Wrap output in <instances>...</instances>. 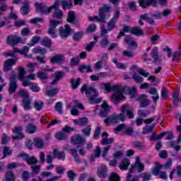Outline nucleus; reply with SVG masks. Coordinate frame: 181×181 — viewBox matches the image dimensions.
<instances>
[{
	"label": "nucleus",
	"instance_id": "obj_6",
	"mask_svg": "<svg viewBox=\"0 0 181 181\" xmlns=\"http://www.w3.org/2000/svg\"><path fill=\"white\" fill-rule=\"evenodd\" d=\"M59 6H60V1L56 0L54 5L49 6V9H51V11L54 9V12L52 13L53 18L60 21V19H62L63 18V11L59 9Z\"/></svg>",
	"mask_w": 181,
	"mask_h": 181
},
{
	"label": "nucleus",
	"instance_id": "obj_47",
	"mask_svg": "<svg viewBox=\"0 0 181 181\" xmlns=\"http://www.w3.org/2000/svg\"><path fill=\"white\" fill-rule=\"evenodd\" d=\"M26 132H28V134H35V132H36V126L33 124H28L26 126Z\"/></svg>",
	"mask_w": 181,
	"mask_h": 181
},
{
	"label": "nucleus",
	"instance_id": "obj_28",
	"mask_svg": "<svg viewBox=\"0 0 181 181\" xmlns=\"http://www.w3.org/2000/svg\"><path fill=\"white\" fill-rule=\"evenodd\" d=\"M129 165H131V163L129 162V159L124 158L122 162L120 163L119 165V168L121 170H127L128 168H129Z\"/></svg>",
	"mask_w": 181,
	"mask_h": 181
},
{
	"label": "nucleus",
	"instance_id": "obj_35",
	"mask_svg": "<svg viewBox=\"0 0 181 181\" xmlns=\"http://www.w3.org/2000/svg\"><path fill=\"white\" fill-rule=\"evenodd\" d=\"M70 83L72 86L71 88L74 90H76V88H77L78 87V86H80V84H81V78H78L77 79L71 78L70 80Z\"/></svg>",
	"mask_w": 181,
	"mask_h": 181
},
{
	"label": "nucleus",
	"instance_id": "obj_20",
	"mask_svg": "<svg viewBox=\"0 0 181 181\" xmlns=\"http://www.w3.org/2000/svg\"><path fill=\"white\" fill-rule=\"evenodd\" d=\"M151 57L154 60V63H156V64H160L162 59L159 58V52H158V47H154L151 51Z\"/></svg>",
	"mask_w": 181,
	"mask_h": 181
},
{
	"label": "nucleus",
	"instance_id": "obj_25",
	"mask_svg": "<svg viewBox=\"0 0 181 181\" xmlns=\"http://www.w3.org/2000/svg\"><path fill=\"white\" fill-rule=\"evenodd\" d=\"M34 145L38 149H43L46 146V144L43 139H40V137H36L33 139Z\"/></svg>",
	"mask_w": 181,
	"mask_h": 181
},
{
	"label": "nucleus",
	"instance_id": "obj_57",
	"mask_svg": "<svg viewBox=\"0 0 181 181\" xmlns=\"http://www.w3.org/2000/svg\"><path fill=\"white\" fill-rule=\"evenodd\" d=\"M27 163L28 165H36L37 163H39V160L35 156L29 157Z\"/></svg>",
	"mask_w": 181,
	"mask_h": 181
},
{
	"label": "nucleus",
	"instance_id": "obj_38",
	"mask_svg": "<svg viewBox=\"0 0 181 181\" xmlns=\"http://www.w3.org/2000/svg\"><path fill=\"white\" fill-rule=\"evenodd\" d=\"M21 11L23 15H28V13H29V2L25 1L23 3Z\"/></svg>",
	"mask_w": 181,
	"mask_h": 181
},
{
	"label": "nucleus",
	"instance_id": "obj_43",
	"mask_svg": "<svg viewBox=\"0 0 181 181\" xmlns=\"http://www.w3.org/2000/svg\"><path fill=\"white\" fill-rule=\"evenodd\" d=\"M88 21H91L92 22H100L102 23H105L106 22L105 20L101 21V16H100V14H98V16H90Z\"/></svg>",
	"mask_w": 181,
	"mask_h": 181
},
{
	"label": "nucleus",
	"instance_id": "obj_41",
	"mask_svg": "<svg viewBox=\"0 0 181 181\" xmlns=\"http://www.w3.org/2000/svg\"><path fill=\"white\" fill-rule=\"evenodd\" d=\"M40 41V37L35 35L32 38L30 42L28 43V46H30V47H33V46H35V45H37V43H39Z\"/></svg>",
	"mask_w": 181,
	"mask_h": 181
},
{
	"label": "nucleus",
	"instance_id": "obj_63",
	"mask_svg": "<svg viewBox=\"0 0 181 181\" xmlns=\"http://www.w3.org/2000/svg\"><path fill=\"white\" fill-rule=\"evenodd\" d=\"M110 181H121L118 175L115 174V173H112L109 177Z\"/></svg>",
	"mask_w": 181,
	"mask_h": 181
},
{
	"label": "nucleus",
	"instance_id": "obj_15",
	"mask_svg": "<svg viewBox=\"0 0 181 181\" xmlns=\"http://www.w3.org/2000/svg\"><path fill=\"white\" fill-rule=\"evenodd\" d=\"M139 4L144 8H149L151 5L155 7L158 6V0H139Z\"/></svg>",
	"mask_w": 181,
	"mask_h": 181
},
{
	"label": "nucleus",
	"instance_id": "obj_3",
	"mask_svg": "<svg viewBox=\"0 0 181 181\" xmlns=\"http://www.w3.org/2000/svg\"><path fill=\"white\" fill-rule=\"evenodd\" d=\"M125 119H127V116L121 112L119 114L114 113L105 119L104 122L106 125H110V124L115 125V124H118L119 122H124Z\"/></svg>",
	"mask_w": 181,
	"mask_h": 181
},
{
	"label": "nucleus",
	"instance_id": "obj_18",
	"mask_svg": "<svg viewBox=\"0 0 181 181\" xmlns=\"http://www.w3.org/2000/svg\"><path fill=\"white\" fill-rule=\"evenodd\" d=\"M65 61L66 58L64 57V55L62 54H58L51 58L50 63H52V64H63Z\"/></svg>",
	"mask_w": 181,
	"mask_h": 181
},
{
	"label": "nucleus",
	"instance_id": "obj_21",
	"mask_svg": "<svg viewBox=\"0 0 181 181\" xmlns=\"http://www.w3.org/2000/svg\"><path fill=\"white\" fill-rule=\"evenodd\" d=\"M110 110H111V107L108 106V104H107L106 102H104L102 105V110L100 111V117H103V118H105L108 115V112H110Z\"/></svg>",
	"mask_w": 181,
	"mask_h": 181
},
{
	"label": "nucleus",
	"instance_id": "obj_44",
	"mask_svg": "<svg viewBox=\"0 0 181 181\" xmlns=\"http://www.w3.org/2000/svg\"><path fill=\"white\" fill-rule=\"evenodd\" d=\"M15 174L12 171H7L6 173V181H15Z\"/></svg>",
	"mask_w": 181,
	"mask_h": 181
},
{
	"label": "nucleus",
	"instance_id": "obj_37",
	"mask_svg": "<svg viewBox=\"0 0 181 181\" xmlns=\"http://www.w3.org/2000/svg\"><path fill=\"white\" fill-rule=\"evenodd\" d=\"M73 0H69L66 1V0H62L61 4L63 9H71L73 6Z\"/></svg>",
	"mask_w": 181,
	"mask_h": 181
},
{
	"label": "nucleus",
	"instance_id": "obj_36",
	"mask_svg": "<svg viewBox=\"0 0 181 181\" xmlns=\"http://www.w3.org/2000/svg\"><path fill=\"white\" fill-rule=\"evenodd\" d=\"M33 53H35V54H37V53H39L40 54H42V56L46 54V53H47V49H46V48H43L42 47H35L33 49Z\"/></svg>",
	"mask_w": 181,
	"mask_h": 181
},
{
	"label": "nucleus",
	"instance_id": "obj_61",
	"mask_svg": "<svg viewBox=\"0 0 181 181\" xmlns=\"http://www.w3.org/2000/svg\"><path fill=\"white\" fill-rule=\"evenodd\" d=\"M138 115L139 117H148L151 112L149 110H140L138 111Z\"/></svg>",
	"mask_w": 181,
	"mask_h": 181
},
{
	"label": "nucleus",
	"instance_id": "obj_49",
	"mask_svg": "<svg viewBox=\"0 0 181 181\" xmlns=\"http://www.w3.org/2000/svg\"><path fill=\"white\" fill-rule=\"evenodd\" d=\"M25 74H26V70H25V68L20 66L18 69L19 80H23V78H25Z\"/></svg>",
	"mask_w": 181,
	"mask_h": 181
},
{
	"label": "nucleus",
	"instance_id": "obj_12",
	"mask_svg": "<svg viewBox=\"0 0 181 181\" xmlns=\"http://www.w3.org/2000/svg\"><path fill=\"white\" fill-rule=\"evenodd\" d=\"M111 12V6L108 4H104L103 7L99 8V15L100 16V21H105L107 18V13Z\"/></svg>",
	"mask_w": 181,
	"mask_h": 181
},
{
	"label": "nucleus",
	"instance_id": "obj_52",
	"mask_svg": "<svg viewBox=\"0 0 181 181\" xmlns=\"http://www.w3.org/2000/svg\"><path fill=\"white\" fill-rule=\"evenodd\" d=\"M153 128H155V124H151V126L148 125L144 128L143 134H151L152 131H153Z\"/></svg>",
	"mask_w": 181,
	"mask_h": 181
},
{
	"label": "nucleus",
	"instance_id": "obj_22",
	"mask_svg": "<svg viewBox=\"0 0 181 181\" xmlns=\"http://www.w3.org/2000/svg\"><path fill=\"white\" fill-rule=\"evenodd\" d=\"M149 94H151L153 95L151 97L154 104H156L158 103V100H159V93H158V90L156 88H151L148 90Z\"/></svg>",
	"mask_w": 181,
	"mask_h": 181
},
{
	"label": "nucleus",
	"instance_id": "obj_54",
	"mask_svg": "<svg viewBox=\"0 0 181 181\" xmlns=\"http://www.w3.org/2000/svg\"><path fill=\"white\" fill-rule=\"evenodd\" d=\"M18 94L21 97H23V98H24V100H26L28 98H31L29 95V93L28 91H26L25 90H20V91L18 92Z\"/></svg>",
	"mask_w": 181,
	"mask_h": 181
},
{
	"label": "nucleus",
	"instance_id": "obj_58",
	"mask_svg": "<svg viewBox=\"0 0 181 181\" xmlns=\"http://www.w3.org/2000/svg\"><path fill=\"white\" fill-rule=\"evenodd\" d=\"M133 145L134 148H137V149H145V148H146V146H145V144L141 141L134 142Z\"/></svg>",
	"mask_w": 181,
	"mask_h": 181
},
{
	"label": "nucleus",
	"instance_id": "obj_16",
	"mask_svg": "<svg viewBox=\"0 0 181 181\" xmlns=\"http://www.w3.org/2000/svg\"><path fill=\"white\" fill-rule=\"evenodd\" d=\"M74 145H78L76 148H81L86 144V139H83L81 135H76L71 138Z\"/></svg>",
	"mask_w": 181,
	"mask_h": 181
},
{
	"label": "nucleus",
	"instance_id": "obj_17",
	"mask_svg": "<svg viewBox=\"0 0 181 181\" xmlns=\"http://www.w3.org/2000/svg\"><path fill=\"white\" fill-rule=\"evenodd\" d=\"M7 42L11 46H16L18 43H22V37L18 35H11L8 36Z\"/></svg>",
	"mask_w": 181,
	"mask_h": 181
},
{
	"label": "nucleus",
	"instance_id": "obj_50",
	"mask_svg": "<svg viewBox=\"0 0 181 181\" xmlns=\"http://www.w3.org/2000/svg\"><path fill=\"white\" fill-rule=\"evenodd\" d=\"M132 78L138 83H141L142 81H144V78H142V76H141L136 72L133 74Z\"/></svg>",
	"mask_w": 181,
	"mask_h": 181
},
{
	"label": "nucleus",
	"instance_id": "obj_24",
	"mask_svg": "<svg viewBox=\"0 0 181 181\" xmlns=\"http://www.w3.org/2000/svg\"><path fill=\"white\" fill-rule=\"evenodd\" d=\"M134 166H135L136 169H138L139 173H142L143 170H144L145 165H144V163H142L141 162V157H139V156L136 157V161L134 163Z\"/></svg>",
	"mask_w": 181,
	"mask_h": 181
},
{
	"label": "nucleus",
	"instance_id": "obj_51",
	"mask_svg": "<svg viewBox=\"0 0 181 181\" xmlns=\"http://www.w3.org/2000/svg\"><path fill=\"white\" fill-rule=\"evenodd\" d=\"M114 138L108 139V137H105L102 139L101 144L102 145H110L111 144H114Z\"/></svg>",
	"mask_w": 181,
	"mask_h": 181
},
{
	"label": "nucleus",
	"instance_id": "obj_8",
	"mask_svg": "<svg viewBox=\"0 0 181 181\" xmlns=\"http://www.w3.org/2000/svg\"><path fill=\"white\" fill-rule=\"evenodd\" d=\"M120 111L123 114L126 112V117H127L129 119L135 118V115L134 114L135 110H134V108L129 105H123L120 108Z\"/></svg>",
	"mask_w": 181,
	"mask_h": 181
},
{
	"label": "nucleus",
	"instance_id": "obj_33",
	"mask_svg": "<svg viewBox=\"0 0 181 181\" xmlns=\"http://www.w3.org/2000/svg\"><path fill=\"white\" fill-rule=\"evenodd\" d=\"M180 95V93L178 90L173 91V104L177 107V104L180 103L179 96Z\"/></svg>",
	"mask_w": 181,
	"mask_h": 181
},
{
	"label": "nucleus",
	"instance_id": "obj_56",
	"mask_svg": "<svg viewBox=\"0 0 181 181\" xmlns=\"http://www.w3.org/2000/svg\"><path fill=\"white\" fill-rule=\"evenodd\" d=\"M29 52V47L24 46L23 47V49H21V54H23L25 56V57H32V55H28V53Z\"/></svg>",
	"mask_w": 181,
	"mask_h": 181
},
{
	"label": "nucleus",
	"instance_id": "obj_4",
	"mask_svg": "<svg viewBox=\"0 0 181 181\" xmlns=\"http://www.w3.org/2000/svg\"><path fill=\"white\" fill-rule=\"evenodd\" d=\"M172 163V158H168L167 162L163 165H160V163L156 161L155 168L154 169L151 170L152 175H153L154 176H158V175H159V170H160L161 169H170Z\"/></svg>",
	"mask_w": 181,
	"mask_h": 181
},
{
	"label": "nucleus",
	"instance_id": "obj_40",
	"mask_svg": "<svg viewBox=\"0 0 181 181\" xmlns=\"http://www.w3.org/2000/svg\"><path fill=\"white\" fill-rule=\"evenodd\" d=\"M41 44L42 46H45V47H52V40L45 37L42 40Z\"/></svg>",
	"mask_w": 181,
	"mask_h": 181
},
{
	"label": "nucleus",
	"instance_id": "obj_64",
	"mask_svg": "<svg viewBox=\"0 0 181 181\" xmlns=\"http://www.w3.org/2000/svg\"><path fill=\"white\" fill-rule=\"evenodd\" d=\"M141 177L144 179V181H148L152 177V175L148 173H144L141 174Z\"/></svg>",
	"mask_w": 181,
	"mask_h": 181
},
{
	"label": "nucleus",
	"instance_id": "obj_14",
	"mask_svg": "<svg viewBox=\"0 0 181 181\" xmlns=\"http://www.w3.org/2000/svg\"><path fill=\"white\" fill-rule=\"evenodd\" d=\"M23 127L22 126H18L15 127L12 131L13 134H16L15 136H12L13 141H16V139H23L25 138V135L22 132Z\"/></svg>",
	"mask_w": 181,
	"mask_h": 181
},
{
	"label": "nucleus",
	"instance_id": "obj_31",
	"mask_svg": "<svg viewBox=\"0 0 181 181\" xmlns=\"http://www.w3.org/2000/svg\"><path fill=\"white\" fill-rule=\"evenodd\" d=\"M114 86H111V84L110 83H101L100 84V88L103 90H105V91H107V93H111V91H117V89L113 88Z\"/></svg>",
	"mask_w": 181,
	"mask_h": 181
},
{
	"label": "nucleus",
	"instance_id": "obj_32",
	"mask_svg": "<svg viewBox=\"0 0 181 181\" xmlns=\"http://www.w3.org/2000/svg\"><path fill=\"white\" fill-rule=\"evenodd\" d=\"M63 76H64V72L59 71L55 73V77L54 78V81L51 82V84H57V81L62 80L63 78Z\"/></svg>",
	"mask_w": 181,
	"mask_h": 181
},
{
	"label": "nucleus",
	"instance_id": "obj_62",
	"mask_svg": "<svg viewBox=\"0 0 181 181\" xmlns=\"http://www.w3.org/2000/svg\"><path fill=\"white\" fill-rule=\"evenodd\" d=\"M30 88L33 93H39L40 91V88L37 86V83H33Z\"/></svg>",
	"mask_w": 181,
	"mask_h": 181
},
{
	"label": "nucleus",
	"instance_id": "obj_46",
	"mask_svg": "<svg viewBox=\"0 0 181 181\" xmlns=\"http://www.w3.org/2000/svg\"><path fill=\"white\" fill-rule=\"evenodd\" d=\"M59 93V89L57 88H54L52 90H46L45 94L48 95V97H54L56 94Z\"/></svg>",
	"mask_w": 181,
	"mask_h": 181
},
{
	"label": "nucleus",
	"instance_id": "obj_55",
	"mask_svg": "<svg viewBox=\"0 0 181 181\" xmlns=\"http://www.w3.org/2000/svg\"><path fill=\"white\" fill-rule=\"evenodd\" d=\"M12 150L9 149V147L5 146L3 148V158H6V156H9L10 155H12Z\"/></svg>",
	"mask_w": 181,
	"mask_h": 181
},
{
	"label": "nucleus",
	"instance_id": "obj_42",
	"mask_svg": "<svg viewBox=\"0 0 181 181\" xmlns=\"http://www.w3.org/2000/svg\"><path fill=\"white\" fill-rule=\"evenodd\" d=\"M133 69H134L135 70H137L139 74H140V76H143L144 77H148L149 76V73L146 72V71H145L144 69H138V66H133Z\"/></svg>",
	"mask_w": 181,
	"mask_h": 181
},
{
	"label": "nucleus",
	"instance_id": "obj_53",
	"mask_svg": "<svg viewBox=\"0 0 181 181\" xmlns=\"http://www.w3.org/2000/svg\"><path fill=\"white\" fill-rule=\"evenodd\" d=\"M117 20L111 18L110 21L107 23L109 32H111V30L115 28V23H117Z\"/></svg>",
	"mask_w": 181,
	"mask_h": 181
},
{
	"label": "nucleus",
	"instance_id": "obj_60",
	"mask_svg": "<svg viewBox=\"0 0 181 181\" xmlns=\"http://www.w3.org/2000/svg\"><path fill=\"white\" fill-rule=\"evenodd\" d=\"M37 74L40 80H47L49 78V75L43 71H39Z\"/></svg>",
	"mask_w": 181,
	"mask_h": 181
},
{
	"label": "nucleus",
	"instance_id": "obj_11",
	"mask_svg": "<svg viewBox=\"0 0 181 181\" xmlns=\"http://www.w3.org/2000/svg\"><path fill=\"white\" fill-rule=\"evenodd\" d=\"M146 97H148L146 95L141 94L136 98V101H140V108H145L151 105V100L146 98Z\"/></svg>",
	"mask_w": 181,
	"mask_h": 181
},
{
	"label": "nucleus",
	"instance_id": "obj_27",
	"mask_svg": "<svg viewBox=\"0 0 181 181\" xmlns=\"http://www.w3.org/2000/svg\"><path fill=\"white\" fill-rule=\"evenodd\" d=\"M73 122L74 124H77L80 127H86L88 124V118L87 117H81L78 119H74Z\"/></svg>",
	"mask_w": 181,
	"mask_h": 181
},
{
	"label": "nucleus",
	"instance_id": "obj_26",
	"mask_svg": "<svg viewBox=\"0 0 181 181\" xmlns=\"http://www.w3.org/2000/svg\"><path fill=\"white\" fill-rule=\"evenodd\" d=\"M22 107L25 111L32 110V98L23 99L22 100Z\"/></svg>",
	"mask_w": 181,
	"mask_h": 181
},
{
	"label": "nucleus",
	"instance_id": "obj_7",
	"mask_svg": "<svg viewBox=\"0 0 181 181\" xmlns=\"http://www.w3.org/2000/svg\"><path fill=\"white\" fill-rule=\"evenodd\" d=\"M9 80L8 94L12 95V94L16 93V90H18V80H16V75L12 73L10 76Z\"/></svg>",
	"mask_w": 181,
	"mask_h": 181
},
{
	"label": "nucleus",
	"instance_id": "obj_30",
	"mask_svg": "<svg viewBox=\"0 0 181 181\" xmlns=\"http://www.w3.org/2000/svg\"><path fill=\"white\" fill-rule=\"evenodd\" d=\"M53 155L54 156H57L59 160H64V159H66V153H64V151L59 152L57 149H54Z\"/></svg>",
	"mask_w": 181,
	"mask_h": 181
},
{
	"label": "nucleus",
	"instance_id": "obj_39",
	"mask_svg": "<svg viewBox=\"0 0 181 181\" xmlns=\"http://www.w3.org/2000/svg\"><path fill=\"white\" fill-rule=\"evenodd\" d=\"M33 105L35 110H36L37 111H42V108H43V105H45V103L41 100L35 101Z\"/></svg>",
	"mask_w": 181,
	"mask_h": 181
},
{
	"label": "nucleus",
	"instance_id": "obj_10",
	"mask_svg": "<svg viewBox=\"0 0 181 181\" xmlns=\"http://www.w3.org/2000/svg\"><path fill=\"white\" fill-rule=\"evenodd\" d=\"M73 128L71 127L65 126L62 129V132H58L56 134V138L58 141H66L67 139V134L66 132H71L73 131Z\"/></svg>",
	"mask_w": 181,
	"mask_h": 181
},
{
	"label": "nucleus",
	"instance_id": "obj_13",
	"mask_svg": "<svg viewBox=\"0 0 181 181\" xmlns=\"http://www.w3.org/2000/svg\"><path fill=\"white\" fill-rule=\"evenodd\" d=\"M73 32V29H71L70 25L66 24L64 28H59V35L62 39H66L70 36V34Z\"/></svg>",
	"mask_w": 181,
	"mask_h": 181
},
{
	"label": "nucleus",
	"instance_id": "obj_59",
	"mask_svg": "<svg viewBox=\"0 0 181 181\" xmlns=\"http://www.w3.org/2000/svg\"><path fill=\"white\" fill-rule=\"evenodd\" d=\"M120 8L119 7H116L115 9V14L114 16L112 18V19L118 21V19H119V15L121 13H119Z\"/></svg>",
	"mask_w": 181,
	"mask_h": 181
},
{
	"label": "nucleus",
	"instance_id": "obj_23",
	"mask_svg": "<svg viewBox=\"0 0 181 181\" xmlns=\"http://www.w3.org/2000/svg\"><path fill=\"white\" fill-rule=\"evenodd\" d=\"M108 169L107 166L102 165L98 169V175L100 179H105L107 177V172Z\"/></svg>",
	"mask_w": 181,
	"mask_h": 181
},
{
	"label": "nucleus",
	"instance_id": "obj_9",
	"mask_svg": "<svg viewBox=\"0 0 181 181\" xmlns=\"http://www.w3.org/2000/svg\"><path fill=\"white\" fill-rule=\"evenodd\" d=\"M35 5L37 12H39L42 15H49L51 12L50 7H47L45 3L36 2Z\"/></svg>",
	"mask_w": 181,
	"mask_h": 181
},
{
	"label": "nucleus",
	"instance_id": "obj_34",
	"mask_svg": "<svg viewBox=\"0 0 181 181\" xmlns=\"http://www.w3.org/2000/svg\"><path fill=\"white\" fill-rule=\"evenodd\" d=\"M130 32H132L133 35H135V36H142L144 35V30L139 27L132 28Z\"/></svg>",
	"mask_w": 181,
	"mask_h": 181
},
{
	"label": "nucleus",
	"instance_id": "obj_5",
	"mask_svg": "<svg viewBox=\"0 0 181 181\" xmlns=\"http://www.w3.org/2000/svg\"><path fill=\"white\" fill-rule=\"evenodd\" d=\"M62 23H63V21H57L54 19H50L47 34L50 35V36L52 37L54 39H56V37H57V34H56V28H57L58 25H62Z\"/></svg>",
	"mask_w": 181,
	"mask_h": 181
},
{
	"label": "nucleus",
	"instance_id": "obj_1",
	"mask_svg": "<svg viewBox=\"0 0 181 181\" xmlns=\"http://www.w3.org/2000/svg\"><path fill=\"white\" fill-rule=\"evenodd\" d=\"M113 90H116L110 98L112 103H114L115 105H118L121 100H125L124 93L129 94L132 98L136 97V88H129V86H122L121 85H114Z\"/></svg>",
	"mask_w": 181,
	"mask_h": 181
},
{
	"label": "nucleus",
	"instance_id": "obj_2",
	"mask_svg": "<svg viewBox=\"0 0 181 181\" xmlns=\"http://www.w3.org/2000/svg\"><path fill=\"white\" fill-rule=\"evenodd\" d=\"M81 91V93L85 92L90 104H100L103 101V98H97L98 97V90L94 86L85 84L82 86Z\"/></svg>",
	"mask_w": 181,
	"mask_h": 181
},
{
	"label": "nucleus",
	"instance_id": "obj_45",
	"mask_svg": "<svg viewBox=\"0 0 181 181\" xmlns=\"http://www.w3.org/2000/svg\"><path fill=\"white\" fill-rule=\"evenodd\" d=\"M76 19H77V18H76V13H74V11H69L66 18L67 22H69L71 23L73 22V21Z\"/></svg>",
	"mask_w": 181,
	"mask_h": 181
},
{
	"label": "nucleus",
	"instance_id": "obj_19",
	"mask_svg": "<svg viewBox=\"0 0 181 181\" xmlns=\"http://www.w3.org/2000/svg\"><path fill=\"white\" fill-rule=\"evenodd\" d=\"M16 62H18V59H8L5 61L4 63V71H11V70H12V66H15Z\"/></svg>",
	"mask_w": 181,
	"mask_h": 181
},
{
	"label": "nucleus",
	"instance_id": "obj_29",
	"mask_svg": "<svg viewBox=\"0 0 181 181\" xmlns=\"http://www.w3.org/2000/svg\"><path fill=\"white\" fill-rule=\"evenodd\" d=\"M95 154H92L90 156V162H94L95 160V158H100L101 156V147L97 146L94 151Z\"/></svg>",
	"mask_w": 181,
	"mask_h": 181
},
{
	"label": "nucleus",
	"instance_id": "obj_48",
	"mask_svg": "<svg viewBox=\"0 0 181 181\" xmlns=\"http://www.w3.org/2000/svg\"><path fill=\"white\" fill-rule=\"evenodd\" d=\"M84 136H90L91 135V125L87 126L86 128L81 130Z\"/></svg>",
	"mask_w": 181,
	"mask_h": 181
}]
</instances>
